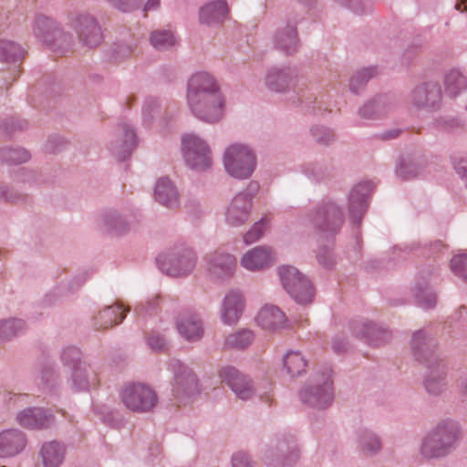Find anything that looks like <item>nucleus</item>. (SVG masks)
<instances>
[{"label": "nucleus", "instance_id": "33", "mask_svg": "<svg viewBox=\"0 0 467 467\" xmlns=\"http://www.w3.org/2000/svg\"><path fill=\"white\" fill-rule=\"evenodd\" d=\"M66 446L57 441H46L39 450L43 467H60L66 456Z\"/></svg>", "mask_w": 467, "mask_h": 467}, {"label": "nucleus", "instance_id": "48", "mask_svg": "<svg viewBox=\"0 0 467 467\" xmlns=\"http://www.w3.org/2000/svg\"><path fill=\"white\" fill-rule=\"evenodd\" d=\"M60 361L68 370L86 362L81 350L75 346L64 347L60 351Z\"/></svg>", "mask_w": 467, "mask_h": 467}, {"label": "nucleus", "instance_id": "60", "mask_svg": "<svg viewBox=\"0 0 467 467\" xmlns=\"http://www.w3.org/2000/svg\"><path fill=\"white\" fill-rule=\"evenodd\" d=\"M148 346L154 351L164 350L168 346L167 338L163 334L152 331L147 338Z\"/></svg>", "mask_w": 467, "mask_h": 467}, {"label": "nucleus", "instance_id": "36", "mask_svg": "<svg viewBox=\"0 0 467 467\" xmlns=\"http://www.w3.org/2000/svg\"><path fill=\"white\" fill-rule=\"evenodd\" d=\"M122 306L115 304L114 306H107L98 317H95V327L97 329H105L114 325L120 323L126 316V312Z\"/></svg>", "mask_w": 467, "mask_h": 467}, {"label": "nucleus", "instance_id": "21", "mask_svg": "<svg viewBox=\"0 0 467 467\" xmlns=\"http://www.w3.org/2000/svg\"><path fill=\"white\" fill-rule=\"evenodd\" d=\"M16 420L23 428L41 430L47 429L54 424L55 415L47 409L32 407L18 411Z\"/></svg>", "mask_w": 467, "mask_h": 467}, {"label": "nucleus", "instance_id": "6", "mask_svg": "<svg viewBox=\"0 0 467 467\" xmlns=\"http://www.w3.org/2000/svg\"><path fill=\"white\" fill-rule=\"evenodd\" d=\"M406 101L410 109L416 112H436L442 107L441 86L435 80L419 82L410 88Z\"/></svg>", "mask_w": 467, "mask_h": 467}, {"label": "nucleus", "instance_id": "58", "mask_svg": "<svg viewBox=\"0 0 467 467\" xmlns=\"http://www.w3.org/2000/svg\"><path fill=\"white\" fill-rule=\"evenodd\" d=\"M26 199L24 192H18L14 188L8 187L0 182V201L8 202H21Z\"/></svg>", "mask_w": 467, "mask_h": 467}, {"label": "nucleus", "instance_id": "13", "mask_svg": "<svg viewBox=\"0 0 467 467\" xmlns=\"http://www.w3.org/2000/svg\"><path fill=\"white\" fill-rule=\"evenodd\" d=\"M120 400L124 406L136 413H148L158 403L156 391L144 383H129L120 390Z\"/></svg>", "mask_w": 467, "mask_h": 467}, {"label": "nucleus", "instance_id": "4", "mask_svg": "<svg viewBox=\"0 0 467 467\" xmlns=\"http://www.w3.org/2000/svg\"><path fill=\"white\" fill-rule=\"evenodd\" d=\"M307 217L316 234L326 239L337 235L344 223L341 207L332 200L320 202Z\"/></svg>", "mask_w": 467, "mask_h": 467}, {"label": "nucleus", "instance_id": "3", "mask_svg": "<svg viewBox=\"0 0 467 467\" xmlns=\"http://www.w3.org/2000/svg\"><path fill=\"white\" fill-rule=\"evenodd\" d=\"M462 430L458 421L442 419L421 438L419 453L425 460H440L452 454L460 445Z\"/></svg>", "mask_w": 467, "mask_h": 467}, {"label": "nucleus", "instance_id": "24", "mask_svg": "<svg viewBox=\"0 0 467 467\" xmlns=\"http://www.w3.org/2000/svg\"><path fill=\"white\" fill-rule=\"evenodd\" d=\"M295 70L289 67H273L265 76V85L272 92L285 93L293 86Z\"/></svg>", "mask_w": 467, "mask_h": 467}, {"label": "nucleus", "instance_id": "20", "mask_svg": "<svg viewBox=\"0 0 467 467\" xmlns=\"http://www.w3.org/2000/svg\"><path fill=\"white\" fill-rule=\"evenodd\" d=\"M136 145L137 137L133 128L127 123H122L116 129L109 150L116 159L124 161L131 154Z\"/></svg>", "mask_w": 467, "mask_h": 467}, {"label": "nucleus", "instance_id": "53", "mask_svg": "<svg viewBox=\"0 0 467 467\" xmlns=\"http://www.w3.org/2000/svg\"><path fill=\"white\" fill-rule=\"evenodd\" d=\"M14 180L17 183L27 185L29 187L36 186L42 182L38 172L27 168L18 169L14 175Z\"/></svg>", "mask_w": 467, "mask_h": 467}, {"label": "nucleus", "instance_id": "26", "mask_svg": "<svg viewBox=\"0 0 467 467\" xmlns=\"http://www.w3.org/2000/svg\"><path fill=\"white\" fill-rule=\"evenodd\" d=\"M27 443L26 434L18 429H7L0 432V457H14L21 453Z\"/></svg>", "mask_w": 467, "mask_h": 467}, {"label": "nucleus", "instance_id": "35", "mask_svg": "<svg viewBox=\"0 0 467 467\" xmlns=\"http://www.w3.org/2000/svg\"><path fill=\"white\" fill-rule=\"evenodd\" d=\"M102 228L109 234L121 235L131 228V222L117 211L106 212L100 219Z\"/></svg>", "mask_w": 467, "mask_h": 467}, {"label": "nucleus", "instance_id": "8", "mask_svg": "<svg viewBox=\"0 0 467 467\" xmlns=\"http://www.w3.org/2000/svg\"><path fill=\"white\" fill-rule=\"evenodd\" d=\"M33 34L43 44L64 53L73 43V36L66 32L54 18L37 15L33 21Z\"/></svg>", "mask_w": 467, "mask_h": 467}, {"label": "nucleus", "instance_id": "31", "mask_svg": "<svg viewBox=\"0 0 467 467\" xmlns=\"http://www.w3.org/2000/svg\"><path fill=\"white\" fill-rule=\"evenodd\" d=\"M154 197L159 203L169 209H175L180 205L177 187L168 177H161L157 181Z\"/></svg>", "mask_w": 467, "mask_h": 467}, {"label": "nucleus", "instance_id": "10", "mask_svg": "<svg viewBox=\"0 0 467 467\" xmlns=\"http://www.w3.org/2000/svg\"><path fill=\"white\" fill-rule=\"evenodd\" d=\"M259 189V183L251 181L243 191L234 196L224 212V220L229 226L240 227L248 222L253 200Z\"/></svg>", "mask_w": 467, "mask_h": 467}, {"label": "nucleus", "instance_id": "32", "mask_svg": "<svg viewBox=\"0 0 467 467\" xmlns=\"http://www.w3.org/2000/svg\"><path fill=\"white\" fill-rule=\"evenodd\" d=\"M228 5L225 0L208 2L199 10V21L209 26L222 24L228 14Z\"/></svg>", "mask_w": 467, "mask_h": 467}, {"label": "nucleus", "instance_id": "61", "mask_svg": "<svg viewBox=\"0 0 467 467\" xmlns=\"http://www.w3.org/2000/svg\"><path fill=\"white\" fill-rule=\"evenodd\" d=\"M106 2L122 13H130L139 7L138 0H106Z\"/></svg>", "mask_w": 467, "mask_h": 467}, {"label": "nucleus", "instance_id": "42", "mask_svg": "<svg viewBox=\"0 0 467 467\" xmlns=\"http://www.w3.org/2000/svg\"><path fill=\"white\" fill-rule=\"evenodd\" d=\"M415 299L416 303L425 309L433 308L437 303L436 294L425 282L416 284Z\"/></svg>", "mask_w": 467, "mask_h": 467}, {"label": "nucleus", "instance_id": "47", "mask_svg": "<svg viewBox=\"0 0 467 467\" xmlns=\"http://www.w3.org/2000/svg\"><path fill=\"white\" fill-rule=\"evenodd\" d=\"M25 322L19 318L0 320V340H8L25 329Z\"/></svg>", "mask_w": 467, "mask_h": 467}, {"label": "nucleus", "instance_id": "30", "mask_svg": "<svg viewBox=\"0 0 467 467\" xmlns=\"http://www.w3.org/2000/svg\"><path fill=\"white\" fill-rule=\"evenodd\" d=\"M356 443L359 451L366 457L378 455L383 447L381 437L376 431L368 428L357 431Z\"/></svg>", "mask_w": 467, "mask_h": 467}, {"label": "nucleus", "instance_id": "45", "mask_svg": "<svg viewBox=\"0 0 467 467\" xmlns=\"http://www.w3.org/2000/svg\"><path fill=\"white\" fill-rule=\"evenodd\" d=\"M88 278V273H82L67 283L60 284L53 292L57 298H63L78 291Z\"/></svg>", "mask_w": 467, "mask_h": 467}, {"label": "nucleus", "instance_id": "27", "mask_svg": "<svg viewBox=\"0 0 467 467\" xmlns=\"http://www.w3.org/2000/svg\"><path fill=\"white\" fill-rule=\"evenodd\" d=\"M273 262L272 249L263 245L248 250L240 259L241 266L251 272L261 271L268 267Z\"/></svg>", "mask_w": 467, "mask_h": 467}, {"label": "nucleus", "instance_id": "49", "mask_svg": "<svg viewBox=\"0 0 467 467\" xmlns=\"http://www.w3.org/2000/svg\"><path fill=\"white\" fill-rule=\"evenodd\" d=\"M161 111V102L159 99L149 97L145 99L142 106V121L146 126H150L155 117Z\"/></svg>", "mask_w": 467, "mask_h": 467}, {"label": "nucleus", "instance_id": "39", "mask_svg": "<svg viewBox=\"0 0 467 467\" xmlns=\"http://www.w3.org/2000/svg\"><path fill=\"white\" fill-rule=\"evenodd\" d=\"M379 74L376 66H370L358 70L349 80V90L355 95H359L364 90L367 83Z\"/></svg>", "mask_w": 467, "mask_h": 467}, {"label": "nucleus", "instance_id": "29", "mask_svg": "<svg viewBox=\"0 0 467 467\" xmlns=\"http://www.w3.org/2000/svg\"><path fill=\"white\" fill-rule=\"evenodd\" d=\"M270 457L269 464L273 467H292L299 459V450L294 441H281Z\"/></svg>", "mask_w": 467, "mask_h": 467}, {"label": "nucleus", "instance_id": "57", "mask_svg": "<svg viewBox=\"0 0 467 467\" xmlns=\"http://www.w3.org/2000/svg\"><path fill=\"white\" fill-rule=\"evenodd\" d=\"M267 223L268 222L265 218H261L258 222H255L250 230L244 234V243L246 244H250L258 241L263 236Z\"/></svg>", "mask_w": 467, "mask_h": 467}, {"label": "nucleus", "instance_id": "37", "mask_svg": "<svg viewBox=\"0 0 467 467\" xmlns=\"http://www.w3.org/2000/svg\"><path fill=\"white\" fill-rule=\"evenodd\" d=\"M445 91L456 97L467 89V77L458 68L449 70L444 77Z\"/></svg>", "mask_w": 467, "mask_h": 467}, {"label": "nucleus", "instance_id": "41", "mask_svg": "<svg viewBox=\"0 0 467 467\" xmlns=\"http://www.w3.org/2000/svg\"><path fill=\"white\" fill-rule=\"evenodd\" d=\"M333 167L327 161H313L306 163L303 168V172L309 179L320 182L332 175Z\"/></svg>", "mask_w": 467, "mask_h": 467}, {"label": "nucleus", "instance_id": "18", "mask_svg": "<svg viewBox=\"0 0 467 467\" xmlns=\"http://www.w3.org/2000/svg\"><path fill=\"white\" fill-rule=\"evenodd\" d=\"M175 328L179 336L189 343H195L203 337L204 324L199 313L183 311L175 320Z\"/></svg>", "mask_w": 467, "mask_h": 467}, {"label": "nucleus", "instance_id": "25", "mask_svg": "<svg viewBox=\"0 0 467 467\" xmlns=\"http://www.w3.org/2000/svg\"><path fill=\"white\" fill-rule=\"evenodd\" d=\"M273 45L284 54L295 53L299 47L296 22L280 25L273 35Z\"/></svg>", "mask_w": 467, "mask_h": 467}, {"label": "nucleus", "instance_id": "40", "mask_svg": "<svg viewBox=\"0 0 467 467\" xmlns=\"http://www.w3.org/2000/svg\"><path fill=\"white\" fill-rule=\"evenodd\" d=\"M284 366L291 377L301 376L307 365L306 358L299 351H288L284 357Z\"/></svg>", "mask_w": 467, "mask_h": 467}, {"label": "nucleus", "instance_id": "56", "mask_svg": "<svg viewBox=\"0 0 467 467\" xmlns=\"http://www.w3.org/2000/svg\"><path fill=\"white\" fill-rule=\"evenodd\" d=\"M452 273L467 283V254L454 255L451 260Z\"/></svg>", "mask_w": 467, "mask_h": 467}, {"label": "nucleus", "instance_id": "43", "mask_svg": "<svg viewBox=\"0 0 467 467\" xmlns=\"http://www.w3.org/2000/svg\"><path fill=\"white\" fill-rule=\"evenodd\" d=\"M421 164L411 158H402L395 169V173L398 177L403 180H410L416 178L421 172Z\"/></svg>", "mask_w": 467, "mask_h": 467}, {"label": "nucleus", "instance_id": "23", "mask_svg": "<svg viewBox=\"0 0 467 467\" xmlns=\"http://www.w3.org/2000/svg\"><path fill=\"white\" fill-rule=\"evenodd\" d=\"M97 383V376L87 362L68 370L67 384L73 392H87Z\"/></svg>", "mask_w": 467, "mask_h": 467}, {"label": "nucleus", "instance_id": "50", "mask_svg": "<svg viewBox=\"0 0 467 467\" xmlns=\"http://www.w3.org/2000/svg\"><path fill=\"white\" fill-rule=\"evenodd\" d=\"M254 340V334L251 330L243 329L229 335L225 338V345L234 348H245Z\"/></svg>", "mask_w": 467, "mask_h": 467}, {"label": "nucleus", "instance_id": "15", "mask_svg": "<svg viewBox=\"0 0 467 467\" xmlns=\"http://www.w3.org/2000/svg\"><path fill=\"white\" fill-rule=\"evenodd\" d=\"M173 372V395L182 400L193 398L200 392L198 379L192 369L183 362L174 359L170 363Z\"/></svg>", "mask_w": 467, "mask_h": 467}, {"label": "nucleus", "instance_id": "19", "mask_svg": "<svg viewBox=\"0 0 467 467\" xmlns=\"http://www.w3.org/2000/svg\"><path fill=\"white\" fill-rule=\"evenodd\" d=\"M219 377L234 393L236 398L247 400L254 395L253 381L234 367H223L219 371Z\"/></svg>", "mask_w": 467, "mask_h": 467}, {"label": "nucleus", "instance_id": "12", "mask_svg": "<svg viewBox=\"0 0 467 467\" xmlns=\"http://www.w3.org/2000/svg\"><path fill=\"white\" fill-rule=\"evenodd\" d=\"M281 284L286 293L298 304L312 302L315 289L311 281L296 267L282 265L278 268Z\"/></svg>", "mask_w": 467, "mask_h": 467}, {"label": "nucleus", "instance_id": "64", "mask_svg": "<svg viewBox=\"0 0 467 467\" xmlns=\"http://www.w3.org/2000/svg\"><path fill=\"white\" fill-rule=\"evenodd\" d=\"M160 306V297L158 296L147 300L145 304L137 306L134 311L138 315L149 314L155 312Z\"/></svg>", "mask_w": 467, "mask_h": 467}, {"label": "nucleus", "instance_id": "7", "mask_svg": "<svg viewBox=\"0 0 467 467\" xmlns=\"http://www.w3.org/2000/svg\"><path fill=\"white\" fill-rule=\"evenodd\" d=\"M160 270L172 277L191 275L197 264L196 253L189 246L180 244L157 258Z\"/></svg>", "mask_w": 467, "mask_h": 467}, {"label": "nucleus", "instance_id": "5", "mask_svg": "<svg viewBox=\"0 0 467 467\" xmlns=\"http://www.w3.org/2000/svg\"><path fill=\"white\" fill-rule=\"evenodd\" d=\"M299 399L310 408L327 409L334 400L331 370L327 368L321 373L315 374L299 391Z\"/></svg>", "mask_w": 467, "mask_h": 467}, {"label": "nucleus", "instance_id": "46", "mask_svg": "<svg viewBox=\"0 0 467 467\" xmlns=\"http://www.w3.org/2000/svg\"><path fill=\"white\" fill-rule=\"evenodd\" d=\"M31 158L30 153L19 147L11 148V147H3L0 148V161L7 162V163H23L29 161Z\"/></svg>", "mask_w": 467, "mask_h": 467}, {"label": "nucleus", "instance_id": "55", "mask_svg": "<svg viewBox=\"0 0 467 467\" xmlns=\"http://www.w3.org/2000/svg\"><path fill=\"white\" fill-rule=\"evenodd\" d=\"M310 132L314 140L319 144L329 145L336 139L333 130L324 126L315 125L311 128Z\"/></svg>", "mask_w": 467, "mask_h": 467}, {"label": "nucleus", "instance_id": "11", "mask_svg": "<svg viewBox=\"0 0 467 467\" xmlns=\"http://www.w3.org/2000/svg\"><path fill=\"white\" fill-rule=\"evenodd\" d=\"M182 153L184 161L191 170L204 171L213 163L212 150L208 142L195 133L182 137Z\"/></svg>", "mask_w": 467, "mask_h": 467}, {"label": "nucleus", "instance_id": "14", "mask_svg": "<svg viewBox=\"0 0 467 467\" xmlns=\"http://www.w3.org/2000/svg\"><path fill=\"white\" fill-rule=\"evenodd\" d=\"M67 24L84 46L95 47L102 42L101 27L97 18L91 14L86 11L71 12L67 16Z\"/></svg>", "mask_w": 467, "mask_h": 467}, {"label": "nucleus", "instance_id": "54", "mask_svg": "<svg viewBox=\"0 0 467 467\" xmlns=\"http://www.w3.org/2000/svg\"><path fill=\"white\" fill-rule=\"evenodd\" d=\"M41 380L45 388L52 393H57L61 389L62 380L58 373L51 368L42 370Z\"/></svg>", "mask_w": 467, "mask_h": 467}, {"label": "nucleus", "instance_id": "44", "mask_svg": "<svg viewBox=\"0 0 467 467\" xmlns=\"http://www.w3.org/2000/svg\"><path fill=\"white\" fill-rule=\"evenodd\" d=\"M24 49L16 42L0 40V60L16 62L24 57Z\"/></svg>", "mask_w": 467, "mask_h": 467}, {"label": "nucleus", "instance_id": "34", "mask_svg": "<svg viewBox=\"0 0 467 467\" xmlns=\"http://www.w3.org/2000/svg\"><path fill=\"white\" fill-rule=\"evenodd\" d=\"M256 321L263 329L275 331L285 327L286 317L277 306H265L259 311Z\"/></svg>", "mask_w": 467, "mask_h": 467}, {"label": "nucleus", "instance_id": "52", "mask_svg": "<svg viewBox=\"0 0 467 467\" xmlns=\"http://www.w3.org/2000/svg\"><path fill=\"white\" fill-rule=\"evenodd\" d=\"M358 120L355 123L360 126L368 121H374L380 119V117L376 109V107L371 99L365 101L357 110Z\"/></svg>", "mask_w": 467, "mask_h": 467}, {"label": "nucleus", "instance_id": "59", "mask_svg": "<svg viewBox=\"0 0 467 467\" xmlns=\"http://www.w3.org/2000/svg\"><path fill=\"white\" fill-rule=\"evenodd\" d=\"M339 5L348 8L356 15H362L370 9V5L363 0H336Z\"/></svg>", "mask_w": 467, "mask_h": 467}, {"label": "nucleus", "instance_id": "16", "mask_svg": "<svg viewBox=\"0 0 467 467\" xmlns=\"http://www.w3.org/2000/svg\"><path fill=\"white\" fill-rule=\"evenodd\" d=\"M208 275L212 279L219 282L232 278L237 267V261L234 254L223 251H214L204 257Z\"/></svg>", "mask_w": 467, "mask_h": 467}, {"label": "nucleus", "instance_id": "62", "mask_svg": "<svg viewBox=\"0 0 467 467\" xmlns=\"http://www.w3.org/2000/svg\"><path fill=\"white\" fill-rule=\"evenodd\" d=\"M4 129H5L8 132H14L16 130H23L27 128L28 123L26 119H20L18 117H11L2 121Z\"/></svg>", "mask_w": 467, "mask_h": 467}, {"label": "nucleus", "instance_id": "28", "mask_svg": "<svg viewBox=\"0 0 467 467\" xmlns=\"http://www.w3.org/2000/svg\"><path fill=\"white\" fill-rule=\"evenodd\" d=\"M244 307V296L238 290L228 292L223 301L221 317L224 324L234 325L239 320Z\"/></svg>", "mask_w": 467, "mask_h": 467}, {"label": "nucleus", "instance_id": "2", "mask_svg": "<svg viewBox=\"0 0 467 467\" xmlns=\"http://www.w3.org/2000/svg\"><path fill=\"white\" fill-rule=\"evenodd\" d=\"M410 346L415 359L428 369L424 378L426 391L433 396L441 395L447 386L446 367L435 352L436 343L432 334L426 329L417 330L412 335Z\"/></svg>", "mask_w": 467, "mask_h": 467}, {"label": "nucleus", "instance_id": "63", "mask_svg": "<svg viewBox=\"0 0 467 467\" xmlns=\"http://www.w3.org/2000/svg\"><path fill=\"white\" fill-rule=\"evenodd\" d=\"M434 125L441 130L446 131H451L459 127H461L462 123L459 119L452 117H441L435 119Z\"/></svg>", "mask_w": 467, "mask_h": 467}, {"label": "nucleus", "instance_id": "9", "mask_svg": "<svg viewBox=\"0 0 467 467\" xmlns=\"http://www.w3.org/2000/svg\"><path fill=\"white\" fill-rule=\"evenodd\" d=\"M223 165L229 175L239 180H244L254 171L256 158L248 146L234 143L225 150Z\"/></svg>", "mask_w": 467, "mask_h": 467}, {"label": "nucleus", "instance_id": "51", "mask_svg": "<svg viewBox=\"0 0 467 467\" xmlns=\"http://www.w3.org/2000/svg\"><path fill=\"white\" fill-rule=\"evenodd\" d=\"M371 99L380 119L394 110L397 107V100L390 94H379L371 98Z\"/></svg>", "mask_w": 467, "mask_h": 467}, {"label": "nucleus", "instance_id": "1", "mask_svg": "<svg viewBox=\"0 0 467 467\" xmlns=\"http://www.w3.org/2000/svg\"><path fill=\"white\" fill-rule=\"evenodd\" d=\"M187 104L199 120L214 124L224 113L225 99L216 78L207 72L192 75L187 84Z\"/></svg>", "mask_w": 467, "mask_h": 467}, {"label": "nucleus", "instance_id": "17", "mask_svg": "<svg viewBox=\"0 0 467 467\" xmlns=\"http://www.w3.org/2000/svg\"><path fill=\"white\" fill-rule=\"evenodd\" d=\"M352 334L372 347H380L390 340V332L382 325L368 319L354 320L350 326Z\"/></svg>", "mask_w": 467, "mask_h": 467}, {"label": "nucleus", "instance_id": "38", "mask_svg": "<svg viewBox=\"0 0 467 467\" xmlns=\"http://www.w3.org/2000/svg\"><path fill=\"white\" fill-rule=\"evenodd\" d=\"M150 43L158 51H167L178 44L173 31L170 29H156L150 35Z\"/></svg>", "mask_w": 467, "mask_h": 467}, {"label": "nucleus", "instance_id": "22", "mask_svg": "<svg viewBox=\"0 0 467 467\" xmlns=\"http://www.w3.org/2000/svg\"><path fill=\"white\" fill-rule=\"evenodd\" d=\"M370 182L355 185L348 195V213L354 224L359 225L368 207V197L372 192Z\"/></svg>", "mask_w": 467, "mask_h": 467}]
</instances>
